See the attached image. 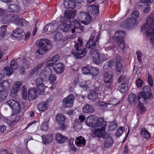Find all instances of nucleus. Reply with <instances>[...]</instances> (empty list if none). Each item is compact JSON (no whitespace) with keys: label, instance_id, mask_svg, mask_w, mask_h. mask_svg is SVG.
I'll use <instances>...</instances> for the list:
<instances>
[{"label":"nucleus","instance_id":"nucleus-1","mask_svg":"<svg viewBox=\"0 0 154 154\" xmlns=\"http://www.w3.org/2000/svg\"><path fill=\"white\" fill-rule=\"evenodd\" d=\"M96 36L94 40V36L91 35L90 37L89 40L86 44V48H91L90 51L91 56L93 58V60L97 64H98L100 62H103L109 58V56L106 54H99L98 51L95 48L96 43L98 41L100 37V33L97 32L96 34Z\"/></svg>","mask_w":154,"mask_h":154},{"label":"nucleus","instance_id":"nucleus-2","mask_svg":"<svg viewBox=\"0 0 154 154\" xmlns=\"http://www.w3.org/2000/svg\"><path fill=\"white\" fill-rule=\"evenodd\" d=\"M141 30L147 39L154 45V15H150L146 19V22L142 26Z\"/></svg>","mask_w":154,"mask_h":154},{"label":"nucleus","instance_id":"nucleus-3","mask_svg":"<svg viewBox=\"0 0 154 154\" xmlns=\"http://www.w3.org/2000/svg\"><path fill=\"white\" fill-rule=\"evenodd\" d=\"M137 96L138 100L140 103L139 105V109L141 112H143L145 111L146 109L143 104L145 103L147 99H150L151 97L149 87L148 86L144 87L143 91L139 92Z\"/></svg>","mask_w":154,"mask_h":154},{"label":"nucleus","instance_id":"nucleus-4","mask_svg":"<svg viewBox=\"0 0 154 154\" xmlns=\"http://www.w3.org/2000/svg\"><path fill=\"white\" fill-rule=\"evenodd\" d=\"M106 122L103 118H100L97 122L94 128L95 130L92 134V136L94 137L105 138L107 134L105 131Z\"/></svg>","mask_w":154,"mask_h":154},{"label":"nucleus","instance_id":"nucleus-5","mask_svg":"<svg viewBox=\"0 0 154 154\" xmlns=\"http://www.w3.org/2000/svg\"><path fill=\"white\" fill-rule=\"evenodd\" d=\"M78 41L77 42H74L75 45L72 52L75 57L80 59L83 57L86 54L87 50L85 48L79 49L83 45L82 40L81 38H79Z\"/></svg>","mask_w":154,"mask_h":154},{"label":"nucleus","instance_id":"nucleus-6","mask_svg":"<svg viewBox=\"0 0 154 154\" xmlns=\"http://www.w3.org/2000/svg\"><path fill=\"white\" fill-rule=\"evenodd\" d=\"M139 15L138 11H134L132 14V18H129L122 22L121 25V27L128 29L134 28L137 24L138 22L135 19L137 18Z\"/></svg>","mask_w":154,"mask_h":154},{"label":"nucleus","instance_id":"nucleus-7","mask_svg":"<svg viewBox=\"0 0 154 154\" xmlns=\"http://www.w3.org/2000/svg\"><path fill=\"white\" fill-rule=\"evenodd\" d=\"M121 61V59L120 57L117 55L115 57L106 63L104 65L103 68L104 69H109L115 65L117 74H118L119 73L122 68Z\"/></svg>","mask_w":154,"mask_h":154},{"label":"nucleus","instance_id":"nucleus-8","mask_svg":"<svg viewBox=\"0 0 154 154\" xmlns=\"http://www.w3.org/2000/svg\"><path fill=\"white\" fill-rule=\"evenodd\" d=\"M51 42L47 39H40L39 42V48L36 52V56L41 55L46 53L52 47Z\"/></svg>","mask_w":154,"mask_h":154},{"label":"nucleus","instance_id":"nucleus-9","mask_svg":"<svg viewBox=\"0 0 154 154\" xmlns=\"http://www.w3.org/2000/svg\"><path fill=\"white\" fill-rule=\"evenodd\" d=\"M5 104L6 105L9 106L11 108L12 113L14 115H16L20 112V106L19 103L15 100L12 99L9 100L6 102Z\"/></svg>","mask_w":154,"mask_h":154},{"label":"nucleus","instance_id":"nucleus-10","mask_svg":"<svg viewBox=\"0 0 154 154\" xmlns=\"http://www.w3.org/2000/svg\"><path fill=\"white\" fill-rule=\"evenodd\" d=\"M77 17L81 23L86 25L89 24L91 20L90 15L86 12L84 11L80 12L78 15Z\"/></svg>","mask_w":154,"mask_h":154},{"label":"nucleus","instance_id":"nucleus-11","mask_svg":"<svg viewBox=\"0 0 154 154\" xmlns=\"http://www.w3.org/2000/svg\"><path fill=\"white\" fill-rule=\"evenodd\" d=\"M63 19V18L62 17H60V20L61 24L60 26V29L63 32H67L71 30V32L72 33H74L75 30L74 29H72V26L70 25L71 22L69 20V21H68L67 23L64 22L63 23L62 21V20Z\"/></svg>","mask_w":154,"mask_h":154},{"label":"nucleus","instance_id":"nucleus-12","mask_svg":"<svg viewBox=\"0 0 154 154\" xmlns=\"http://www.w3.org/2000/svg\"><path fill=\"white\" fill-rule=\"evenodd\" d=\"M60 26L56 24H49L46 26L43 31L46 34H50L57 31L59 27L60 28Z\"/></svg>","mask_w":154,"mask_h":154},{"label":"nucleus","instance_id":"nucleus-13","mask_svg":"<svg viewBox=\"0 0 154 154\" xmlns=\"http://www.w3.org/2000/svg\"><path fill=\"white\" fill-rule=\"evenodd\" d=\"M11 20L16 24L20 26H26L27 22L23 18H20L18 15H14L12 17Z\"/></svg>","mask_w":154,"mask_h":154},{"label":"nucleus","instance_id":"nucleus-14","mask_svg":"<svg viewBox=\"0 0 154 154\" xmlns=\"http://www.w3.org/2000/svg\"><path fill=\"white\" fill-rule=\"evenodd\" d=\"M75 98L73 95L70 94L67 97L64 98L62 101L63 106L65 107H69L72 106Z\"/></svg>","mask_w":154,"mask_h":154},{"label":"nucleus","instance_id":"nucleus-15","mask_svg":"<svg viewBox=\"0 0 154 154\" xmlns=\"http://www.w3.org/2000/svg\"><path fill=\"white\" fill-rule=\"evenodd\" d=\"M113 73L110 71L106 72L104 74V80L105 84L107 87H109L112 81Z\"/></svg>","mask_w":154,"mask_h":154},{"label":"nucleus","instance_id":"nucleus-16","mask_svg":"<svg viewBox=\"0 0 154 154\" xmlns=\"http://www.w3.org/2000/svg\"><path fill=\"white\" fill-rule=\"evenodd\" d=\"M47 65H45V67L42 69L39 74L40 76H42L44 80H47L52 73V69Z\"/></svg>","mask_w":154,"mask_h":154},{"label":"nucleus","instance_id":"nucleus-17","mask_svg":"<svg viewBox=\"0 0 154 154\" xmlns=\"http://www.w3.org/2000/svg\"><path fill=\"white\" fill-rule=\"evenodd\" d=\"M96 117L94 115L90 116L87 118L86 120V124L90 127L94 128L98 121L96 122Z\"/></svg>","mask_w":154,"mask_h":154},{"label":"nucleus","instance_id":"nucleus-18","mask_svg":"<svg viewBox=\"0 0 154 154\" xmlns=\"http://www.w3.org/2000/svg\"><path fill=\"white\" fill-rule=\"evenodd\" d=\"M98 88H97L94 90L91 91L88 96V99L92 100L98 99Z\"/></svg>","mask_w":154,"mask_h":154},{"label":"nucleus","instance_id":"nucleus-19","mask_svg":"<svg viewBox=\"0 0 154 154\" xmlns=\"http://www.w3.org/2000/svg\"><path fill=\"white\" fill-rule=\"evenodd\" d=\"M53 68L57 73H60L64 70V65L62 63H59L53 65Z\"/></svg>","mask_w":154,"mask_h":154},{"label":"nucleus","instance_id":"nucleus-20","mask_svg":"<svg viewBox=\"0 0 154 154\" xmlns=\"http://www.w3.org/2000/svg\"><path fill=\"white\" fill-rule=\"evenodd\" d=\"M31 64L29 61L25 60L23 62V66L21 68H20V72L21 74H23L25 71V68L28 69L29 68Z\"/></svg>","mask_w":154,"mask_h":154},{"label":"nucleus","instance_id":"nucleus-21","mask_svg":"<svg viewBox=\"0 0 154 154\" xmlns=\"http://www.w3.org/2000/svg\"><path fill=\"white\" fill-rule=\"evenodd\" d=\"M28 100H31L35 99L37 93L35 88H32L28 90Z\"/></svg>","mask_w":154,"mask_h":154},{"label":"nucleus","instance_id":"nucleus-22","mask_svg":"<svg viewBox=\"0 0 154 154\" xmlns=\"http://www.w3.org/2000/svg\"><path fill=\"white\" fill-rule=\"evenodd\" d=\"M63 5L67 9H73L75 6L74 0H65Z\"/></svg>","mask_w":154,"mask_h":154},{"label":"nucleus","instance_id":"nucleus-23","mask_svg":"<svg viewBox=\"0 0 154 154\" xmlns=\"http://www.w3.org/2000/svg\"><path fill=\"white\" fill-rule=\"evenodd\" d=\"M41 137L43 143L45 144L51 143L53 140V136L51 134L42 135Z\"/></svg>","mask_w":154,"mask_h":154},{"label":"nucleus","instance_id":"nucleus-24","mask_svg":"<svg viewBox=\"0 0 154 154\" xmlns=\"http://www.w3.org/2000/svg\"><path fill=\"white\" fill-rule=\"evenodd\" d=\"M88 11L89 13L92 14H95L99 13V8L98 6L92 5L88 7Z\"/></svg>","mask_w":154,"mask_h":154},{"label":"nucleus","instance_id":"nucleus-25","mask_svg":"<svg viewBox=\"0 0 154 154\" xmlns=\"http://www.w3.org/2000/svg\"><path fill=\"white\" fill-rule=\"evenodd\" d=\"M56 140L59 143H63L67 140V138L59 133L56 134L55 135Z\"/></svg>","mask_w":154,"mask_h":154},{"label":"nucleus","instance_id":"nucleus-26","mask_svg":"<svg viewBox=\"0 0 154 154\" xmlns=\"http://www.w3.org/2000/svg\"><path fill=\"white\" fill-rule=\"evenodd\" d=\"M13 32L14 36L17 38L20 37L24 34V32L20 28H17Z\"/></svg>","mask_w":154,"mask_h":154},{"label":"nucleus","instance_id":"nucleus-27","mask_svg":"<svg viewBox=\"0 0 154 154\" xmlns=\"http://www.w3.org/2000/svg\"><path fill=\"white\" fill-rule=\"evenodd\" d=\"M86 141L85 140L83 137L80 136L77 138L75 140V143L77 146L80 147L85 146Z\"/></svg>","mask_w":154,"mask_h":154},{"label":"nucleus","instance_id":"nucleus-28","mask_svg":"<svg viewBox=\"0 0 154 154\" xmlns=\"http://www.w3.org/2000/svg\"><path fill=\"white\" fill-rule=\"evenodd\" d=\"M128 99L131 105H135L137 101V97L133 93L130 94Z\"/></svg>","mask_w":154,"mask_h":154},{"label":"nucleus","instance_id":"nucleus-29","mask_svg":"<svg viewBox=\"0 0 154 154\" xmlns=\"http://www.w3.org/2000/svg\"><path fill=\"white\" fill-rule=\"evenodd\" d=\"M104 138L105 139L104 143V147L106 148H109L111 147L113 143V140L110 137H108L107 134V137Z\"/></svg>","mask_w":154,"mask_h":154},{"label":"nucleus","instance_id":"nucleus-30","mask_svg":"<svg viewBox=\"0 0 154 154\" xmlns=\"http://www.w3.org/2000/svg\"><path fill=\"white\" fill-rule=\"evenodd\" d=\"M8 8V11L11 12H18L20 9L19 6L16 5H9Z\"/></svg>","mask_w":154,"mask_h":154},{"label":"nucleus","instance_id":"nucleus-31","mask_svg":"<svg viewBox=\"0 0 154 154\" xmlns=\"http://www.w3.org/2000/svg\"><path fill=\"white\" fill-rule=\"evenodd\" d=\"M141 136L146 140H148L150 138V134L145 128H143L141 129Z\"/></svg>","mask_w":154,"mask_h":154},{"label":"nucleus","instance_id":"nucleus-32","mask_svg":"<svg viewBox=\"0 0 154 154\" xmlns=\"http://www.w3.org/2000/svg\"><path fill=\"white\" fill-rule=\"evenodd\" d=\"M56 119L59 125H62L64 123L65 117L62 114H59L57 115L56 117Z\"/></svg>","mask_w":154,"mask_h":154},{"label":"nucleus","instance_id":"nucleus-33","mask_svg":"<svg viewBox=\"0 0 154 154\" xmlns=\"http://www.w3.org/2000/svg\"><path fill=\"white\" fill-rule=\"evenodd\" d=\"M76 11L75 10L72 11H66L64 12L65 16L68 18H74L76 14Z\"/></svg>","mask_w":154,"mask_h":154},{"label":"nucleus","instance_id":"nucleus-34","mask_svg":"<svg viewBox=\"0 0 154 154\" xmlns=\"http://www.w3.org/2000/svg\"><path fill=\"white\" fill-rule=\"evenodd\" d=\"M83 111L84 112L91 113L94 111V109L92 106L87 104L83 107Z\"/></svg>","mask_w":154,"mask_h":154},{"label":"nucleus","instance_id":"nucleus-35","mask_svg":"<svg viewBox=\"0 0 154 154\" xmlns=\"http://www.w3.org/2000/svg\"><path fill=\"white\" fill-rule=\"evenodd\" d=\"M117 41L123 40V37L125 35V32L121 31H117L115 33Z\"/></svg>","mask_w":154,"mask_h":154},{"label":"nucleus","instance_id":"nucleus-36","mask_svg":"<svg viewBox=\"0 0 154 154\" xmlns=\"http://www.w3.org/2000/svg\"><path fill=\"white\" fill-rule=\"evenodd\" d=\"M128 82H123L118 87V89L122 93H124L127 90L128 86Z\"/></svg>","mask_w":154,"mask_h":154},{"label":"nucleus","instance_id":"nucleus-37","mask_svg":"<svg viewBox=\"0 0 154 154\" xmlns=\"http://www.w3.org/2000/svg\"><path fill=\"white\" fill-rule=\"evenodd\" d=\"M59 59V56L58 55H56L54 57H51L47 62L46 65H48L50 66V65L53 64L54 62H57Z\"/></svg>","mask_w":154,"mask_h":154},{"label":"nucleus","instance_id":"nucleus-38","mask_svg":"<svg viewBox=\"0 0 154 154\" xmlns=\"http://www.w3.org/2000/svg\"><path fill=\"white\" fill-rule=\"evenodd\" d=\"M7 32V26L5 25L2 26L0 28V38H3Z\"/></svg>","mask_w":154,"mask_h":154},{"label":"nucleus","instance_id":"nucleus-39","mask_svg":"<svg viewBox=\"0 0 154 154\" xmlns=\"http://www.w3.org/2000/svg\"><path fill=\"white\" fill-rule=\"evenodd\" d=\"M73 125L74 129L77 131H80L82 128V125L78 119L75 120Z\"/></svg>","mask_w":154,"mask_h":154},{"label":"nucleus","instance_id":"nucleus-40","mask_svg":"<svg viewBox=\"0 0 154 154\" xmlns=\"http://www.w3.org/2000/svg\"><path fill=\"white\" fill-rule=\"evenodd\" d=\"M48 107L47 104L45 102H41L38 105V109L41 111H44Z\"/></svg>","mask_w":154,"mask_h":154},{"label":"nucleus","instance_id":"nucleus-41","mask_svg":"<svg viewBox=\"0 0 154 154\" xmlns=\"http://www.w3.org/2000/svg\"><path fill=\"white\" fill-rule=\"evenodd\" d=\"M47 86H45L44 84H42V85H36V87L37 89L38 92L41 94H42L44 93L45 91V87Z\"/></svg>","mask_w":154,"mask_h":154},{"label":"nucleus","instance_id":"nucleus-42","mask_svg":"<svg viewBox=\"0 0 154 154\" xmlns=\"http://www.w3.org/2000/svg\"><path fill=\"white\" fill-rule=\"evenodd\" d=\"M4 73L7 76H10L13 73V70L9 66H6L3 70Z\"/></svg>","mask_w":154,"mask_h":154},{"label":"nucleus","instance_id":"nucleus-43","mask_svg":"<svg viewBox=\"0 0 154 154\" xmlns=\"http://www.w3.org/2000/svg\"><path fill=\"white\" fill-rule=\"evenodd\" d=\"M140 8L142 9L145 13L148 12L150 10V6L149 5L142 4L140 5Z\"/></svg>","mask_w":154,"mask_h":154},{"label":"nucleus","instance_id":"nucleus-44","mask_svg":"<svg viewBox=\"0 0 154 154\" xmlns=\"http://www.w3.org/2000/svg\"><path fill=\"white\" fill-rule=\"evenodd\" d=\"M117 123L116 122H111L109 123V130L112 131L117 127Z\"/></svg>","mask_w":154,"mask_h":154},{"label":"nucleus","instance_id":"nucleus-45","mask_svg":"<svg viewBox=\"0 0 154 154\" xmlns=\"http://www.w3.org/2000/svg\"><path fill=\"white\" fill-rule=\"evenodd\" d=\"M90 74L96 76L99 73V70L94 67H90Z\"/></svg>","mask_w":154,"mask_h":154},{"label":"nucleus","instance_id":"nucleus-46","mask_svg":"<svg viewBox=\"0 0 154 154\" xmlns=\"http://www.w3.org/2000/svg\"><path fill=\"white\" fill-rule=\"evenodd\" d=\"M73 24H74V27L75 28L79 29L81 31L84 30V27L81 26V24L78 21L75 20Z\"/></svg>","mask_w":154,"mask_h":154},{"label":"nucleus","instance_id":"nucleus-47","mask_svg":"<svg viewBox=\"0 0 154 154\" xmlns=\"http://www.w3.org/2000/svg\"><path fill=\"white\" fill-rule=\"evenodd\" d=\"M22 91L21 95L23 98L24 100H26L27 98V89L25 86H23L22 87Z\"/></svg>","mask_w":154,"mask_h":154},{"label":"nucleus","instance_id":"nucleus-48","mask_svg":"<svg viewBox=\"0 0 154 154\" xmlns=\"http://www.w3.org/2000/svg\"><path fill=\"white\" fill-rule=\"evenodd\" d=\"M54 35V39L55 41H60L62 39V34L59 32L56 31Z\"/></svg>","mask_w":154,"mask_h":154},{"label":"nucleus","instance_id":"nucleus-49","mask_svg":"<svg viewBox=\"0 0 154 154\" xmlns=\"http://www.w3.org/2000/svg\"><path fill=\"white\" fill-rule=\"evenodd\" d=\"M38 78H37L35 81V85H42V84H44L43 83V81L44 82L45 80H44V79L42 76H40V75H38Z\"/></svg>","mask_w":154,"mask_h":154},{"label":"nucleus","instance_id":"nucleus-50","mask_svg":"<svg viewBox=\"0 0 154 154\" xmlns=\"http://www.w3.org/2000/svg\"><path fill=\"white\" fill-rule=\"evenodd\" d=\"M108 103H105L101 101H99L97 103V105L100 108L104 109L107 107Z\"/></svg>","mask_w":154,"mask_h":154},{"label":"nucleus","instance_id":"nucleus-51","mask_svg":"<svg viewBox=\"0 0 154 154\" xmlns=\"http://www.w3.org/2000/svg\"><path fill=\"white\" fill-rule=\"evenodd\" d=\"M41 128L44 131H47L48 129V122L46 121L42 123L41 126Z\"/></svg>","mask_w":154,"mask_h":154},{"label":"nucleus","instance_id":"nucleus-52","mask_svg":"<svg viewBox=\"0 0 154 154\" xmlns=\"http://www.w3.org/2000/svg\"><path fill=\"white\" fill-rule=\"evenodd\" d=\"M21 86L22 83L20 82L16 81L15 82L14 84L13 88L18 91Z\"/></svg>","mask_w":154,"mask_h":154},{"label":"nucleus","instance_id":"nucleus-53","mask_svg":"<svg viewBox=\"0 0 154 154\" xmlns=\"http://www.w3.org/2000/svg\"><path fill=\"white\" fill-rule=\"evenodd\" d=\"M4 90L7 89L9 88L10 84L8 81H4L1 82Z\"/></svg>","mask_w":154,"mask_h":154},{"label":"nucleus","instance_id":"nucleus-54","mask_svg":"<svg viewBox=\"0 0 154 154\" xmlns=\"http://www.w3.org/2000/svg\"><path fill=\"white\" fill-rule=\"evenodd\" d=\"M90 66H85L82 68V73L83 74H88L90 72Z\"/></svg>","mask_w":154,"mask_h":154},{"label":"nucleus","instance_id":"nucleus-55","mask_svg":"<svg viewBox=\"0 0 154 154\" xmlns=\"http://www.w3.org/2000/svg\"><path fill=\"white\" fill-rule=\"evenodd\" d=\"M7 91H4L0 92V102L3 101L7 97Z\"/></svg>","mask_w":154,"mask_h":154},{"label":"nucleus","instance_id":"nucleus-56","mask_svg":"<svg viewBox=\"0 0 154 154\" xmlns=\"http://www.w3.org/2000/svg\"><path fill=\"white\" fill-rule=\"evenodd\" d=\"M124 130V128H123L120 127L117 129V131L115 134L116 135L117 137L120 136L122 134Z\"/></svg>","mask_w":154,"mask_h":154},{"label":"nucleus","instance_id":"nucleus-57","mask_svg":"<svg viewBox=\"0 0 154 154\" xmlns=\"http://www.w3.org/2000/svg\"><path fill=\"white\" fill-rule=\"evenodd\" d=\"M11 68L13 70V69H16L17 68V62L14 60H13L11 62Z\"/></svg>","mask_w":154,"mask_h":154},{"label":"nucleus","instance_id":"nucleus-58","mask_svg":"<svg viewBox=\"0 0 154 154\" xmlns=\"http://www.w3.org/2000/svg\"><path fill=\"white\" fill-rule=\"evenodd\" d=\"M117 44L118 45L120 49L123 50L125 48V43L123 40H120V41H117Z\"/></svg>","mask_w":154,"mask_h":154},{"label":"nucleus","instance_id":"nucleus-59","mask_svg":"<svg viewBox=\"0 0 154 154\" xmlns=\"http://www.w3.org/2000/svg\"><path fill=\"white\" fill-rule=\"evenodd\" d=\"M119 103V101L115 98H112L111 99L108 104H112L113 105H117Z\"/></svg>","mask_w":154,"mask_h":154},{"label":"nucleus","instance_id":"nucleus-60","mask_svg":"<svg viewBox=\"0 0 154 154\" xmlns=\"http://www.w3.org/2000/svg\"><path fill=\"white\" fill-rule=\"evenodd\" d=\"M118 81L119 82H122V83H127L128 82V79L125 76H122L118 79Z\"/></svg>","mask_w":154,"mask_h":154},{"label":"nucleus","instance_id":"nucleus-61","mask_svg":"<svg viewBox=\"0 0 154 154\" xmlns=\"http://www.w3.org/2000/svg\"><path fill=\"white\" fill-rule=\"evenodd\" d=\"M90 82V81L87 80L86 82H81L79 85V86L80 87L86 88V89H87L89 85V84H88V83Z\"/></svg>","mask_w":154,"mask_h":154},{"label":"nucleus","instance_id":"nucleus-62","mask_svg":"<svg viewBox=\"0 0 154 154\" xmlns=\"http://www.w3.org/2000/svg\"><path fill=\"white\" fill-rule=\"evenodd\" d=\"M18 91L14 89V88L11 89L10 93V95L11 97H14L16 96L17 95V92Z\"/></svg>","mask_w":154,"mask_h":154},{"label":"nucleus","instance_id":"nucleus-63","mask_svg":"<svg viewBox=\"0 0 154 154\" xmlns=\"http://www.w3.org/2000/svg\"><path fill=\"white\" fill-rule=\"evenodd\" d=\"M56 78V75L51 74V75L48 77V78L47 79V80H45V81H47L49 80L51 82H53L55 80Z\"/></svg>","mask_w":154,"mask_h":154},{"label":"nucleus","instance_id":"nucleus-64","mask_svg":"<svg viewBox=\"0 0 154 154\" xmlns=\"http://www.w3.org/2000/svg\"><path fill=\"white\" fill-rule=\"evenodd\" d=\"M148 83L150 86H152L153 85V79L152 77L149 74H148Z\"/></svg>","mask_w":154,"mask_h":154}]
</instances>
